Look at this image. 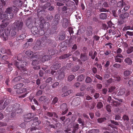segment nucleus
Wrapping results in <instances>:
<instances>
[{
	"mask_svg": "<svg viewBox=\"0 0 133 133\" xmlns=\"http://www.w3.org/2000/svg\"><path fill=\"white\" fill-rule=\"evenodd\" d=\"M25 54L30 58H31L32 61V64L33 66V68L36 70L40 69V66L38 65V63L40 60V58L41 57L36 53L33 54L32 52L29 50L26 51Z\"/></svg>",
	"mask_w": 133,
	"mask_h": 133,
	"instance_id": "obj_1",
	"label": "nucleus"
},
{
	"mask_svg": "<svg viewBox=\"0 0 133 133\" xmlns=\"http://www.w3.org/2000/svg\"><path fill=\"white\" fill-rule=\"evenodd\" d=\"M1 18L4 19L3 18L10 19H11L14 16V15L12 13V8L9 7L6 9L5 12L3 13L2 11L0 12Z\"/></svg>",
	"mask_w": 133,
	"mask_h": 133,
	"instance_id": "obj_2",
	"label": "nucleus"
},
{
	"mask_svg": "<svg viewBox=\"0 0 133 133\" xmlns=\"http://www.w3.org/2000/svg\"><path fill=\"white\" fill-rule=\"evenodd\" d=\"M23 25V21L21 20H17L12 24V27L14 29L17 30L18 34H19V31H21L22 29Z\"/></svg>",
	"mask_w": 133,
	"mask_h": 133,
	"instance_id": "obj_3",
	"label": "nucleus"
},
{
	"mask_svg": "<svg viewBox=\"0 0 133 133\" xmlns=\"http://www.w3.org/2000/svg\"><path fill=\"white\" fill-rule=\"evenodd\" d=\"M41 22L42 25L41 24L40 29L38 30V36L39 35L40 36L43 35L45 33L44 30V28H48L49 25V23L48 22H45L43 19L41 20Z\"/></svg>",
	"mask_w": 133,
	"mask_h": 133,
	"instance_id": "obj_4",
	"label": "nucleus"
},
{
	"mask_svg": "<svg viewBox=\"0 0 133 133\" xmlns=\"http://www.w3.org/2000/svg\"><path fill=\"white\" fill-rule=\"evenodd\" d=\"M9 30L3 29L0 30V37L4 41L7 39L9 38Z\"/></svg>",
	"mask_w": 133,
	"mask_h": 133,
	"instance_id": "obj_5",
	"label": "nucleus"
},
{
	"mask_svg": "<svg viewBox=\"0 0 133 133\" xmlns=\"http://www.w3.org/2000/svg\"><path fill=\"white\" fill-rule=\"evenodd\" d=\"M15 64L16 67L21 70L22 69H24L26 65V62L23 61L16 62Z\"/></svg>",
	"mask_w": 133,
	"mask_h": 133,
	"instance_id": "obj_6",
	"label": "nucleus"
},
{
	"mask_svg": "<svg viewBox=\"0 0 133 133\" xmlns=\"http://www.w3.org/2000/svg\"><path fill=\"white\" fill-rule=\"evenodd\" d=\"M12 110V111H15L17 114L21 113L22 110L20 108V105L19 104H16L13 106Z\"/></svg>",
	"mask_w": 133,
	"mask_h": 133,
	"instance_id": "obj_7",
	"label": "nucleus"
},
{
	"mask_svg": "<svg viewBox=\"0 0 133 133\" xmlns=\"http://www.w3.org/2000/svg\"><path fill=\"white\" fill-rule=\"evenodd\" d=\"M60 108L62 111L61 114L62 115H64L68 111L67 106L66 103H64L60 106Z\"/></svg>",
	"mask_w": 133,
	"mask_h": 133,
	"instance_id": "obj_8",
	"label": "nucleus"
},
{
	"mask_svg": "<svg viewBox=\"0 0 133 133\" xmlns=\"http://www.w3.org/2000/svg\"><path fill=\"white\" fill-rule=\"evenodd\" d=\"M128 14L127 13H125L124 15L121 14L120 15V19L118 20V23L119 25H121L124 21L123 20L124 19L127 17L128 16Z\"/></svg>",
	"mask_w": 133,
	"mask_h": 133,
	"instance_id": "obj_9",
	"label": "nucleus"
},
{
	"mask_svg": "<svg viewBox=\"0 0 133 133\" xmlns=\"http://www.w3.org/2000/svg\"><path fill=\"white\" fill-rule=\"evenodd\" d=\"M56 74L57 75H58V78L59 79L63 78L65 76L64 71L62 69L58 70L56 72Z\"/></svg>",
	"mask_w": 133,
	"mask_h": 133,
	"instance_id": "obj_10",
	"label": "nucleus"
},
{
	"mask_svg": "<svg viewBox=\"0 0 133 133\" xmlns=\"http://www.w3.org/2000/svg\"><path fill=\"white\" fill-rule=\"evenodd\" d=\"M34 113H29L25 115L24 121L25 122L30 121L29 120L34 117Z\"/></svg>",
	"mask_w": 133,
	"mask_h": 133,
	"instance_id": "obj_11",
	"label": "nucleus"
},
{
	"mask_svg": "<svg viewBox=\"0 0 133 133\" xmlns=\"http://www.w3.org/2000/svg\"><path fill=\"white\" fill-rule=\"evenodd\" d=\"M16 32L15 30L9 31V39L14 38L16 36Z\"/></svg>",
	"mask_w": 133,
	"mask_h": 133,
	"instance_id": "obj_12",
	"label": "nucleus"
},
{
	"mask_svg": "<svg viewBox=\"0 0 133 133\" xmlns=\"http://www.w3.org/2000/svg\"><path fill=\"white\" fill-rule=\"evenodd\" d=\"M38 28L36 27L33 26L31 29L32 33L36 36H38Z\"/></svg>",
	"mask_w": 133,
	"mask_h": 133,
	"instance_id": "obj_13",
	"label": "nucleus"
},
{
	"mask_svg": "<svg viewBox=\"0 0 133 133\" xmlns=\"http://www.w3.org/2000/svg\"><path fill=\"white\" fill-rule=\"evenodd\" d=\"M32 19L31 17L28 18L26 21V24L28 28H30L32 26Z\"/></svg>",
	"mask_w": 133,
	"mask_h": 133,
	"instance_id": "obj_14",
	"label": "nucleus"
},
{
	"mask_svg": "<svg viewBox=\"0 0 133 133\" xmlns=\"http://www.w3.org/2000/svg\"><path fill=\"white\" fill-rule=\"evenodd\" d=\"M70 126H71V127H73V131H72V132L75 133V131L78 129V124H74L73 123H72L68 125L69 127H70Z\"/></svg>",
	"mask_w": 133,
	"mask_h": 133,
	"instance_id": "obj_15",
	"label": "nucleus"
},
{
	"mask_svg": "<svg viewBox=\"0 0 133 133\" xmlns=\"http://www.w3.org/2000/svg\"><path fill=\"white\" fill-rule=\"evenodd\" d=\"M79 99V98L78 97H76L74 98L72 102V104L75 106L78 105L80 103Z\"/></svg>",
	"mask_w": 133,
	"mask_h": 133,
	"instance_id": "obj_16",
	"label": "nucleus"
},
{
	"mask_svg": "<svg viewBox=\"0 0 133 133\" xmlns=\"http://www.w3.org/2000/svg\"><path fill=\"white\" fill-rule=\"evenodd\" d=\"M62 26L64 28H66L68 25V19L66 18H64L63 19Z\"/></svg>",
	"mask_w": 133,
	"mask_h": 133,
	"instance_id": "obj_17",
	"label": "nucleus"
},
{
	"mask_svg": "<svg viewBox=\"0 0 133 133\" xmlns=\"http://www.w3.org/2000/svg\"><path fill=\"white\" fill-rule=\"evenodd\" d=\"M14 4L18 6H21L23 4L22 2L20 0H16L13 1Z\"/></svg>",
	"mask_w": 133,
	"mask_h": 133,
	"instance_id": "obj_18",
	"label": "nucleus"
},
{
	"mask_svg": "<svg viewBox=\"0 0 133 133\" xmlns=\"http://www.w3.org/2000/svg\"><path fill=\"white\" fill-rule=\"evenodd\" d=\"M41 46V43L40 41H37L36 44L34 47V48L35 49H40Z\"/></svg>",
	"mask_w": 133,
	"mask_h": 133,
	"instance_id": "obj_19",
	"label": "nucleus"
},
{
	"mask_svg": "<svg viewBox=\"0 0 133 133\" xmlns=\"http://www.w3.org/2000/svg\"><path fill=\"white\" fill-rule=\"evenodd\" d=\"M26 88H24L22 89L21 90H20V91L19 92V93H22L23 92H24V94L19 96V98H24L25 96L26 95L28 94V93L26 92Z\"/></svg>",
	"mask_w": 133,
	"mask_h": 133,
	"instance_id": "obj_20",
	"label": "nucleus"
},
{
	"mask_svg": "<svg viewBox=\"0 0 133 133\" xmlns=\"http://www.w3.org/2000/svg\"><path fill=\"white\" fill-rule=\"evenodd\" d=\"M65 32L64 31H61L59 34V39L61 40L64 39L65 37Z\"/></svg>",
	"mask_w": 133,
	"mask_h": 133,
	"instance_id": "obj_21",
	"label": "nucleus"
},
{
	"mask_svg": "<svg viewBox=\"0 0 133 133\" xmlns=\"http://www.w3.org/2000/svg\"><path fill=\"white\" fill-rule=\"evenodd\" d=\"M61 64L59 63H55L54 64V65L52 66V67L51 68H52V70L57 69H58L61 67Z\"/></svg>",
	"mask_w": 133,
	"mask_h": 133,
	"instance_id": "obj_22",
	"label": "nucleus"
},
{
	"mask_svg": "<svg viewBox=\"0 0 133 133\" xmlns=\"http://www.w3.org/2000/svg\"><path fill=\"white\" fill-rule=\"evenodd\" d=\"M46 115L50 117H52V116H54V117H56L57 118L58 117L56 114L54 112H47L46 113Z\"/></svg>",
	"mask_w": 133,
	"mask_h": 133,
	"instance_id": "obj_23",
	"label": "nucleus"
},
{
	"mask_svg": "<svg viewBox=\"0 0 133 133\" xmlns=\"http://www.w3.org/2000/svg\"><path fill=\"white\" fill-rule=\"evenodd\" d=\"M46 41L48 43L50 44V45H51L52 46L56 45V44H55L56 43L54 41L51 39H48L46 40Z\"/></svg>",
	"mask_w": 133,
	"mask_h": 133,
	"instance_id": "obj_24",
	"label": "nucleus"
},
{
	"mask_svg": "<svg viewBox=\"0 0 133 133\" xmlns=\"http://www.w3.org/2000/svg\"><path fill=\"white\" fill-rule=\"evenodd\" d=\"M93 52L91 51L89 52V55L91 57V58L92 59H94L95 57L96 56L97 54V53L96 51H95L93 54Z\"/></svg>",
	"mask_w": 133,
	"mask_h": 133,
	"instance_id": "obj_25",
	"label": "nucleus"
},
{
	"mask_svg": "<svg viewBox=\"0 0 133 133\" xmlns=\"http://www.w3.org/2000/svg\"><path fill=\"white\" fill-rule=\"evenodd\" d=\"M48 101V99L46 96H42L39 99V101L40 102H46Z\"/></svg>",
	"mask_w": 133,
	"mask_h": 133,
	"instance_id": "obj_26",
	"label": "nucleus"
},
{
	"mask_svg": "<svg viewBox=\"0 0 133 133\" xmlns=\"http://www.w3.org/2000/svg\"><path fill=\"white\" fill-rule=\"evenodd\" d=\"M71 55L70 54H65L63 55H62L58 58H57V59H65L66 58L69 57V56H70Z\"/></svg>",
	"mask_w": 133,
	"mask_h": 133,
	"instance_id": "obj_27",
	"label": "nucleus"
},
{
	"mask_svg": "<svg viewBox=\"0 0 133 133\" xmlns=\"http://www.w3.org/2000/svg\"><path fill=\"white\" fill-rule=\"evenodd\" d=\"M4 20H3L2 21V23L0 25V26L1 28H3L6 27L7 26L9 23V22H7L4 23Z\"/></svg>",
	"mask_w": 133,
	"mask_h": 133,
	"instance_id": "obj_28",
	"label": "nucleus"
},
{
	"mask_svg": "<svg viewBox=\"0 0 133 133\" xmlns=\"http://www.w3.org/2000/svg\"><path fill=\"white\" fill-rule=\"evenodd\" d=\"M125 89L124 88L121 89L119 91L118 94L119 95H123L125 92Z\"/></svg>",
	"mask_w": 133,
	"mask_h": 133,
	"instance_id": "obj_29",
	"label": "nucleus"
},
{
	"mask_svg": "<svg viewBox=\"0 0 133 133\" xmlns=\"http://www.w3.org/2000/svg\"><path fill=\"white\" fill-rule=\"evenodd\" d=\"M107 16V15L106 13H101L100 15V18L102 19H106Z\"/></svg>",
	"mask_w": 133,
	"mask_h": 133,
	"instance_id": "obj_30",
	"label": "nucleus"
},
{
	"mask_svg": "<svg viewBox=\"0 0 133 133\" xmlns=\"http://www.w3.org/2000/svg\"><path fill=\"white\" fill-rule=\"evenodd\" d=\"M21 78L22 77L21 76H18L17 77H15L14 79H13L12 81V82L14 83L15 82H17L19 81Z\"/></svg>",
	"mask_w": 133,
	"mask_h": 133,
	"instance_id": "obj_31",
	"label": "nucleus"
},
{
	"mask_svg": "<svg viewBox=\"0 0 133 133\" xmlns=\"http://www.w3.org/2000/svg\"><path fill=\"white\" fill-rule=\"evenodd\" d=\"M49 59V56L47 55H44L43 56L42 59V61L43 62H44L46 61H47Z\"/></svg>",
	"mask_w": 133,
	"mask_h": 133,
	"instance_id": "obj_32",
	"label": "nucleus"
},
{
	"mask_svg": "<svg viewBox=\"0 0 133 133\" xmlns=\"http://www.w3.org/2000/svg\"><path fill=\"white\" fill-rule=\"evenodd\" d=\"M110 129L111 132L116 133L117 132V129L116 128V127H115L114 126L112 127Z\"/></svg>",
	"mask_w": 133,
	"mask_h": 133,
	"instance_id": "obj_33",
	"label": "nucleus"
},
{
	"mask_svg": "<svg viewBox=\"0 0 133 133\" xmlns=\"http://www.w3.org/2000/svg\"><path fill=\"white\" fill-rule=\"evenodd\" d=\"M71 93V92L70 90H68L65 92L63 94H62V97H64L66 96H67L69 94H70Z\"/></svg>",
	"mask_w": 133,
	"mask_h": 133,
	"instance_id": "obj_34",
	"label": "nucleus"
},
{
	"mask_svg": "<svg viewBox=\"0 0 133 133\" xmlns=\"http://www.w3.org/2000/svg\"><path fill=\"white\" fill-rule=\"evenodd\" d=\"M10 51L9 50H7L5 48H2L1 49V51L3 53L5 54L6 53H9V52H10Z\"/></svg>",
	"mask_w": 133,
	"mask_h": 133,
	"instance_id": "obj_35",
	"label": "nucleus"
},
{
	"mask_svg": "<svg viewBox=\"0 0 133 133\" xmlns=\"http://www.w3.org/2000/svg\"><path fill=\"white\" fill-rule=\"evenodd\" d=\"M112 105L115 106H119L120 103L118 101H114L112 102Z\"/></svg>",
	"mask_w": 133,
	"mask_h": 133,
	"instance_id": "obj_36",
	"label": "nucleus"
},
{
	"mask_svg": "<svg viewBox=\"0 0 133 133\" xmlns=\"http://www.w3.org/2000/svg\"><path fill=\"white\" fill-rule=\"evenodd\" d=\"M9 103L8 102V101L6 100L5 102L4 103V104L3 106H1V109H4L5 107L7 106V105Z\"/></svg>",
	"mask_w": 133,
	"mask_h": 133,
	"instance_id": "obj_37",
	"label": "nucleus"
},
{
	"mask_svg": "<svg viewBox=\"0 0 133 133\" xmlns=\"http://www.w3.org/2000/svg\"><path fill=\"white\" fill-rule=\"evenodd\" d=\"M74 78L75 76L74 75H70L68 76V80L70 82Z\"/></svg>",
	"mask_w": 133,
	"mask_h": 133,
	"instance_id": "obj_38",
	"label": "nucleus"
},
{
	"mask_svg": "<svg viewBox=\"0 0 133 133\" xmlns=\"http://www.w3.org/2000/svg\"><path fill=\"white\" fill-rule=\"evenodd\" d=\"M25 37L26 35L25 34H22L18 37V40H23L25 38Z\"/></svg>",
	"mask_w": 133,
	"mask_h": 133,
	"instance_id": "obj_39",
	"label": "nucleus"
},
{
	"mask_svg": "<svg viewBox=\"0 0 133 133\" xmlns=\"http://www.w3.org/2000/svg\"><path fill=\"white\" fill-rule=\"evenodd\" d=\"M23 86V84L22 83H20L17 84L16 85H15L14 87V88L15 89H19Z\"/></svg>",
	"mask_w": 133,
	"mask_h": 133,
	"instance_id": "obj_40",
	"label": "nucleus"
},
{
	"mask_svg": "<svg viewBox=\"0 0 133 133\" xmlns=\"http://www.w3.org/2000/svg\"><path fill=\"white\" fill-rule=\"evenodd\" d=\"M125 61L126 63L129 65L131 64L132 62V61L129 58H126L125 60Z\"/></svg>",
	"mask_w": 133,
	"mask_h": 133,
	"instance_id": "obj_41",
	"label": "nucleus"
},
{
	"mask_svg": "<svg viewBox=\"0 0 133 133\" xmlns=\"http://www.w3.org/2000/svg\"><path fill=\"white\" fill-rule=\"evenodd\" d=\"M125 3L124 2H122L121 1L119 2L117 4V5L118 7H123L124 4H125Z\"/></svg>",
	"mask_w": 133,
	"mask_h": 133,
	"instance_id": "obj_42",
	"label": "nucleus"
},
{
	"mask_svg": "<svg viewBox=\"0 0 133 133\" xmlns=\"http://www.w3.org/2000/svg\"><path fill=\"white\" fill-rule=\"evenodd\" d=\"M131 72L129 70H126L124 71V75L125 76H128L129 75L131 74Z\"/></svg>",
	"mask_w": 133,
	"mask_h": 133,
	"instance_id": "obj_43",
	"label": "nucleus"
},
{
	"mask_svg": "<svg viewBox=\"0 0 133 133\" xmlns=\"http://www.w3.org/2000/svg\"><path fill=\"white\" fill-rule=\"evenodd\" d=\"M79 68V67L78 66H76L72 68L71 70L73 72H76Z\"/></svg>",
	"mask_w": 133,
	"mask_h": 133,
	"instance_id": "obj_44",
	"label": "nucleus"
},
{
	"mask_svg": "<svg viewBox=\"0 0 133 133\" xmlns=\"http://www.w3.org/2000/svg\"><path fill=\"white\" fill-rule=\"evenodd\" d=\"M51 5L50 2H47L42 6L43 8L44 9H46L48 8Z\"/></svg>",
	"mask_w": 133,
	"mask_h": 133,
	"instance_id": "obj_45",
	"label": "nucleus"
},
{
	"mask_svg": "<svg viewBox=\"0 0 133 133\" xmlns=\"http://www.w3.org/2000/svg\"><path fill=\"white\" fill-rule=\"evenodd\" d=\"M133 51V47L130 46L128 48L127 52L128 54H130Z\"/></svg>",
	"mask_w": 133,
	"mask_h": 133,
	"instance_id": "obj_46",
	"label": "nucleus"
},
{
	"mask_svg": "<svg viewBox=\"0 0 133 133\" xmlns=\"http://www.w3.org/2000/svg\"><path fill=\"white\" fill-rule=\"evenodd\" d=\"M41 121H37L33 123V125L36 126V127H39V124L41 123Z\"/></svg>",
	"mask_w": 133,
	"mask_h": 133,
	"instance_id": "obj_47",
	"label": "nucleus"
},
{
	"mask_svg": "<svg viewBox=\"0 0 133 133\" xmlns=\"http://www.w3.org/2000/svg\"><path fill=\"white\" fill-rule=\"evenodd\" d=\"M83 80V75H79L77 78V80L78 81L82 82Z\"/></svg>",
	"mask_w": 133,
	"mask_h": 133,
	"instance_id": "obj_48",
	"label": "nucleus"
},
{
	"mask_svg": "<svg viewBox=\"0 0 133 133\" xmlns=\"http://www.w3.org/2000/svg\"><path fill=\"white\" fill-rule=\"evenodd\" d=\"M103 106L102 103L101 102H98L97 104V107L98 109H100Z\"/></svg>",
	"mask_w": 133,
	"mask_h": 133,
	"instance_id": "obj_49",
	"label": "nucleus"
},
{
	"mask_svg": "<svg viewBox=\"0 0 133 133\" xmlns=\"http://www.w3.org/2000/svg\"><path fill=\"white\" fill-rule=\"evenodd\" d=\"M59 84L58 82H56L53 84L52 85V87L53 88H57Z\"/></svg>",
	"mask_w": 133,
	"mask_h": 133,
	"instance_id": "obj_50",
	"label": "nucleus"
},
{
	"mask_svg": "<svg viewBox=\"0 0 133 133\" xmlns=\"http://www.w3.org/2000/svg\"><path fill=\"white\" fill-rule=\"evenodd\" d=\"M129 29L133 30V28H131L130 26H127L124 27L123 29V30L124 31H127Z\"/></svg>",
	"mask_w": 133,
	"mask_h": 133,
	"instance_id": "obj_51",
	"label": "nucleus"
},
{
	"mask_svg": "<svg viewBox=\"0 0 133 133\" xmlns=\"http://www.w3.org/2000/svg\"><path fill=\"white\" fill-rule=\"evenodd\" d=\"M32 128L29 129L31 131H32L34 130H36V129H39L40 128V127H36V126H35L34 127V125L33 126Z\"/></svg>",
	"mask_w": 133,
	"mask_h": 133,
	"instance_id": "obj_52",
	"label": "nucleus"
},
{
	"mask_svg": "<svg viewBox=\"0 0 133 133\" xmlns=\"http://www.w3.org/2000/svg\"><path fill=\"white\" fill-rule=\"evenodd\" d=\"M55 129L59 128L61 127V124L60 123H58L55 125Z\"/></svg>",
	"mask_w": 133,
	"mask_h": 133,
	"instance_id": "obj_53",
	"label": "nucleus"
},
{
	"mask_svg": "<svg viewBox=\"0 0 133 133\" xmlns=\"http://www.w3.org/2000/svg\"><path fill=\"white\" fill-rule=\"evenodd\" d=\"M124 4V9L125 11L129 9L130 6L126 4L125 3Z\"/></svg>",
	"mask_w": 133,
	"mask_h": 133,
	"instance_id": "obj_54",
	"label": "nucleus"
},
{
	"mask_svg": "<svg viewBox=\"0 0 133 133\" xmlns=\"http://www.w3.org/2000/svg\"><path fill=\"white\" fill-rule=\"evenodd\" d=\"M58 100V98L56 97H54L52 101V103L53 104H55Z\"/></svg>",
	"mask_w": 133,
	"mask_h": 133,
	"instance_id": "obj_55",
	"label": "nucleus"
},
{
	"mask_svg": "<svg viewBox=\"0 0 133 133\" xmlns=\"http://www.w3.org/2000/svg\"><path fill=\"white\" fill-rule=\"evenodd\" d=\"M106 120L105 118H100L98 119V122L99 123H101L102 122Z\"/></svg>",
	"mask_w": 133,
	"mask_h": 133,
	"instance_id": "obj_56",
	"label": "nucleus"
},
{
	"mask_svg": "<svg viewBox=\"0 0 133 133\" xmlns=\"http://www.w3.org/2000/svg\"><path fill=\"white\" fill-rule=\"evenodd\" d=\"M54 19L57 21H59V16L58 14H56L55 15Z\"/></svg>",
	"mask_w": 133,
	"mask_h": 133,
	"instance_id": "obj_57",
	"label": "nucleus"
},
{
	"mask_svg": "<svg viewBox=\"0 0 133 133\" xmlns=\"http://www.w3.org/2000/svg\"><path fill=\"white\" fill-rule=\"evenodd\" d=\"M12 8V11L14 10V12H17L18 11V9L16 7L14 6L13 7H11Z\"/></svg>",
	"mask_w": 133,
	"mask_h": 133,
	"instance_id": "obj_58",
	"label": "nucleus"
},
{
	"mask_svg": "<svg viewBox=\"0 0 133 133\" xmlns=\"http://www.w3.org/2000/svg\"><path fill=\"white\" fill-rule=\"evenodd\" d=\"M92 81V80L90 77H87L85 81L87 83L90 82Z\"/></svg>",
	"mask_w": 133,
	"mask_h": 133,
	"instance_id": "obj_59",
	"label": "nucleus"
},
{
	"mask_svg": "<svg viewBox=\"0 0 133 133\" xmlns=\"http://www.w3.org/2000/svg\"><path fill=\"white\" fill-rule=\"evenodd\" d=\"M47 85V84L46 83L43 84L41 85L39 88L41 89H44L46 87Z\"/></svg>",
	"mask_w": 133,
	"mask_h": 133,
	"instance_id": "obj_60",
	"label": "nucleus"
},
{
	"mask_svg": "<svg viewBox=\"0 0 133 133\" xmlns=\"http://www.w3.org/2000/svg\"><path fill=\"white\" fill-rule=\"evenodd\" d=\"M59 21H57L55 19H54L52 22V24L53 25H57Z\"/></svg>",
	"mask_w": 133,
	"mask_h": 133,
	"instance_id": "obj_61",
	"label": "nucleus"
},
{
	"mask_svg": "<svg viewBox=\"0 0 133 133\" xmlns=\"http://www.w3.org/2000/svg\"><path fill=\"white\" fill-rule=\"evenodd\" d=\"M99 132V130L98 129H92L89 131L90 133H91L92 132H95L96 133H98Z\"/></svg>",
	"mask_w": 133,
	"mask_h": 133,
	"instance_id": "obj_62",
	"label": "nucleus"
},
{
	"mask_svg": "<svg viewBox=\"0 0 133 133\" xmlns=\"http://www.w3.org/2000/svg\"><path fill=\"white\" fill-rule=\"evenodd\" d=\"M115 89V87H111L109 89V92H111L113 91Z\"/></svg>",
	"mask_w": 133,
	"mask_h": 133,
	"instance_id": "obj_63",
	"label": "nucleus"
},
{
	"mask_svg": "<svg viewBox=\"0 0 133 133\" xmlns=\"http://www.w3.org/2000/svg\"><path fill=\"white\" fill-rule=\"evenodd\" d=\"M116 3V2L115 0H112L109 2V4L111 5H114Z\"/></svg>",
	"mask_w": 133,
	"mask_h": 133,
	"instance_id": "obj_64",
	"label": "nucleus"
}]
</instances>
